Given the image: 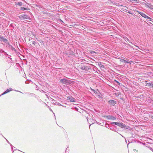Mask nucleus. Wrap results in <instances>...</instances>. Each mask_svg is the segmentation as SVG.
Here are the masks:
<instances>
[{
    "label": "nucleus",
    "instance_id": "f257e3e1",
    "mask_svg": "<svg viewBox=\"0 0 153 153\" xmlns=\"http://www.w3.org/2000/svg\"><path fill=\"white\" fill-rule=\"evenodd\" d=\"M19 18L21 20L27 19H30V17L26 14H23L20 15Z\"/></svg>",
    "mask_w": 153,
    "mask_h": 153
},
{
    "label": "nucleus",
    "instance_id": "f03ea898",
    "mask_svg": "<svg viewBox=\"0 0 153 153\" xmlns=\"http://www.w3.org/2000/svg\"><path fill=\"white\" fill-rule=\"evenodd\" d=\"M94 70V68H92V67L87 65H85L84 70L86 71H89L91 72L92 71V70Z\"/></svg>",
    "mask_w": 153,
    "mask_h": 153
},
{
    "label": "nucleus",
    "instance_id": "7ed1b4c3",
    "mask_svg": "<svg viewBox=\"0 0 153 153\" xmlns=\"http://www.w3.org/2000/svg\"><path fill=\"white\" fill-rule=\"evenodd\" d=\"M111 124H114L121 128H124L125 127V124L123 123L118 122H113L111 123Z\"/></svg>",
    "mask_w": 153,
    "mask_h": 153
},
{
    "label": "nucleus",
    "instance_id": "20e7f679",
    "mask_svg": "<svg viewBox=\"0 0 153 153\" xmlns=\"http://www.w3.org/2000/svg\"><path fill=\"white\" fill-rule=\"evenodd\" d=\"M60 82L62 83L63 84L66 85H68V84L69 83L68 80L65 79H61L60 80Z\"/></svg>",
    "mask_w": 153,
    "mask_h": 153
},
{
    "label": "nucleus",
    "instance_id": "39448f33",
    "mask_svg": "<svg viewBox=\"0 0 153 153\" xmlns=\"http://www.w3.org/2000/svg\"><path fill=\"white\" fill-rule=\"evenodd\" d=\"M0 41H3L6 44H9V42L6 39L4 38L3 36H0Z\"/></svg>",
    "mask_w": 153,
    "mask_h": 153
},
{
    "label": "nucleus",
    "instance_id": "423d86ee",
    "mask_svg": "<svg viewBox=\"0 0 153 153\" xmlns=\"http://www.w3.org/2000/svg\"><path fill=\"white\" fill-rule=\"evenodd\" d=\"M67 100H69L70 102H74L76 101L75 99L72 96H69L67 97Z\"/></svg>",
    "mask_w": 153,
    "mask_h": 153
},
{
    "label": "nucleus",
    "instance_id": "0eeeda50",
    "mask_svg": "<svg viewBox=\"0 0 153 153\" xmlns=\"http://www.w3.org/2000/svg\"><path fill=\"white\" fill-rule=\"evenodd\" d=\"M106 117L108 120H114L116 119V118L114 117L111 115H108Z\"/></svg>",
    "mask_w": 153,
    "mask_h": 153
},
{
    "label": "nucleus",
    "instance_id": "6e6552de",
    "mask_svg": "<svg viewBox=\"0 0 153 153\" xmlns=\"http://www.w3.org/2000/svg\"><path fill=\"white\" fill-rule=\"evenodd\" d=\"M12 90V89L11 88H10L9 89H7L3 93H2L0 96L1 95H3L7 93H8L10 91Z\"/></svg>",
    "mask_w": 153,
    "mask_h": 153
},
{
    "label": "nucleus",
    "instance_id": "1a4fd4ad",
    "mask_svg": "<svg viewBox=\"0 0 153 153\" xmlns=\"http://www.w3.org/2000/svg\"><path fill=\"white\" fill-rule=\"evenodd\" d=\"M137 12L141 16L145 18H146V17H147V16L143 13L139 11H137Z\"/></svg>",
    "mask_w": 153,
    "mask_h": 153
},
{
    "label": "nucleus",
    "instance_id": "9d476101",
    "mask_svg": "<svg viewBox=\"0 0 153 153\" xmlns=\"http://www.w3.org/2000/svg\"><path fill=\"white\" fill-rule=\"evenodd\" d=\"M108 102L113 106H114L116 103V102L114 100H110Z\"/></svg>",
    "mask_w": 153,
    "mask_h": 153
},
{
    "label": "nucleus",
    "instance_id": "9b49d317",
    "mask_svg": "<svg viewBox=\"0 0 153 153\" xmlns=\"http://www.w3.org/2000/svg\"><path fill=\"white\" fill-rule=\"evenodd\" d=\"M146 85L148 87L152 86L153 88V82L147 83Z\"/></svg>",
    "mask_w": 153,
    "mask_h": 153
},
{
    "label": "nucleus",
    "instance_id": "f8f14e48",
    "mask_svg": "<svg viewBox=\"0 0 153 153\" xmlns=\"http://www.w3.org/2000/svg\"><path fill=\"white\" fill-rule=\"evenodd\" d=\"M85 65L83 64H81L78 66V68L81 69L82 70H84Z\"/></svg>",
    "mask_w": 153,
    "mask_h": 153
},
{
    "label": "nucleus",
    "instance_id": "ddd939ff",
    "mask_svg": "<svg viewBox=\"0 0 153 153\" xmlns=\"http://www.w3.org/2000/svg\"><path fill=\"white\" fill-rule=\"evenodd\" d=\"M148 7L151 10H153V6L149 4L148 5H147Z\"/></svg>",
    "mask_w": 153,
    "mask_h": 153
},
{
    "label": "nucleus",
    "instance_id": "4468645a",
    "mask_svg": "<svg viewBox=\"0 0 153 153\" xmlns=\"http://www.w3.org/2000/svg\"><path fill=\"white\" fill-rule=\"evenodd\" d=\"M36 39L39 41H40V42H41V44L42 45H44V44H45V42H44L43 41H41L39 40H38L36 38Z\"/></svg>",
    "mask_w": 153,
    "mask_h": 153
},
{
    "label": "nucleus",
    "instance_id": "2eb2a0df",
    "mask_svg": "<svg viewBox=\"0 0 153 153\" xmlns=\"http://www.w3.org/2000/svg\"><path fill=\"white\" fill-rule=\"evenodd\" d=\"M123 38L125 41H128L130 43H131L130 42L129 39L127 38L126 37H124Z\"/></svg>",
    "mask_w": 153,
    "mask_h": 153
},
{
    "label": "nucleus",
    "instance_id": "dca6fc26",
    "mask_svg": "<svg viewBox=\"0 0 153 153\" xmlns=\"http://www.w3.org/2000/svg\"><path fill=\"white\" fill-rule=\"evenodd\" d=\"M146 19H149V20L150 21H151L152 22H153V19H151V18H150V17L148 16H147V17H146Z\"/></svg>",
    "mask_w": 153,
    "mask_h": 153
},
{
    "label": "nucleus",
    "instance_id": "f3484780",
    "mask_svg": "<svg viewBox=\"0 0 153 153\" xmlns=\"http://www.w3.org/2000/svg\"><path fill=\"white\" fill-rule=\"evenodd\" d=\"M4 138L6 139V141H7V142L9 143V144L10 146H12V149L13 150V147H12V144H10L9 143V141L6 138H5L4 137Z\"/></svg>",
    "mask_w": 153,
    "mask_h": 153
},
{
    "label": "nucleus",
    "instance_id": "a211bd4d",
    "mask_svg": "<svg viewBox=\"0 0 153 153\" xmlns=\"http://www.w3.org/2000/svg\"><path fill=\"white\" fill-rule=\"evenodd\" d=\"M17 4L19 5V6H21L22 4V2H18L17 3Z\"/></svg>",
    "mask_w": 153,
    "mask_h": 153
},
{
    "label": "nucleus",
    "instance_id": "6ab92c4d",
    "mask_svg": "<svg viewBox=\"0 0 153 153\" xmlns=\"http://www.w3.org/2000/svg\"><path fill=\"white\" fill-rule=\"evenodd\" d=\"M100 65V67H101V68H104V66L103 65H102L101 64V63H100V64H99L98 65Z\"/></svg>",
    "mask_w": 153,
    "mask_h": 153
},
{
    "label": "nucleus",
    "instance_id": "aec40b11",
    "mask_svg": "<svg viewBox=\"0 0 153 153\" xmlns=\"http://www.w3.org/2000/svg\"><path fill=\"white\" fill-rule=\"evenodd\" d=\"M27 8L24 7H21V10H27Z\"/></svg>",
    "mask_w": 153,
    "mask_h": 153
},
{
    "label": "nucleus",
    "instance_id": "412c9836",
    "mask_svg": "<svg viewBox=\"0 0 153 153\" xmlns=\"http://www.w3.org/2000/svg\"><path fill=\"white\" fill-rule=\"evenodd\" d=\"M36 42L35 41H33L32 42V44L34 45H35L36 44Z\"/></svg>",
    "mask_w": 153,
    "mask_h": 153
},
{
    "label": "nucleus",
    "instance_id": "4be33fe9",
    "mask_svg": "<svg viewBox=\"0 0 153 153\" xmlns=\"http://www.w3.org/2000/svg\"><path fill=\"white\" fill-rule=\"evenodd\" d=\"M91 90L92 91H93L94 93H97V92H96V91H95V90H94V89H93L91 88Z\"/></svg>",
    "mask_w": 153,
    "mask_h": 153
},
{
    "label": "nucleus",
    "instance_id": "5701e85b",
    "mask_svg": "<svg viewBox=\"0 0 153 153\" xmlns=\"http://www.w3.org/2000/svg\"><path fill=\"white\" fill-rule=\"evenodd\" d=\"M91 53L92 54H94V53H96V52L94 51H91Z\"/></svg>",
    "mask_w": 153,
    "mask_h": 153
},
{
    "label": "nucleus",
    "instance_id": "b1692460",
    "mask_svg": "<svg viewBox=\"0 0 153 153\" xmlns=\"http://www.w3.org/2000/svg\"><path fill=\"white\" fill-rule=\"evenodd\" d=\"M115 81L119 85H120V82H119L118 81H117L116 80H115Z\"/></svg>",
    "mask_w": 153,
    "mask_h": 153
},
{
    "label": "nucleus",
    "instance_id": "393cba45",
    "mask_svg": "<svg viewBox=\"0 0 153 153\" xmlns=\"http://www.w3.org/2000/svg\"><path fill=\"white\" fill-rule=\"evenodd\" d=\"M124 62L125 63H128L129 62H128L126 60H124Z\"/></svg>",
    "mask_w": 153,
    "mask_h": 153
},
{
    "label": "nucleus",
    "instance_id": "a878e982",
    "mask_svg": "<svg viewBox=\"0 0 153 153\" xmlns=\"http://www.w3.org/2000/svg\"><path fill=\"white\" fill-rule=\"evenodd\" d=\"M133 151L136 152H137V150H136L135 149H134L133 150Z\"/></svg>",
    "mask_w": 153,
    "mask_h": 153
},
{
    "label": "nucleus",
    "instance_id": "bb28decb",
    "mask_svg": "<svg viewBox=\"0 0 153 153\" xmlns=\"http://www.w3.org/2000/svg\"><path fill=\"white\" fill-rule=\"evenodd\" d=\"M128 127H127L125 125V127H124V128L125 129H128Z\"/></svg>",
    "mask_w": 153,
    "mask_h": 153
},
{
    "label": "nucleus",
    "instance_id": "cd10ccee",
    "mask_svg": "<svg viewBox=\"0 0 153 153\" xmlns=\"http://www.w3.org/2000/svg\"><path fill=\"white\" fill-rule=\"evenodd\" d=\"M128 1H137V0H128Z\"/></svg>",
    "mask_w": 153,
    "mask_h": 153
},
{
    "label": "nucleus",
    "instance_id": "c85d7f7f",
    "mask_svg": "<svg viewBox=\"0 0 153 153\" xmlns=\"http://www.w3.org/2000/svg\"><path fill=\"white\" fill-rule=\"evenodd\" d=\"M150 149L153 152V149L151 147H150Z\"/></svg>",
    "mask_w": 153,
    "mask_h": 153
},
{
    "label": "nucleus",
    "instance_id": "c756f323",
    "mask_svg": "<svg viewBox=\"0 0 153 153\" xmlns=\"http://www.w3.org/2000/svg\"><path fill=\"white\" fill-rule=\"evenodd\" d=\"M33 36H34L35 37H36V34H33Z\"/></svg>",
    "mask_w": 153,
    "mask_h": 153
},
{
    "label": "nucleus",
    "instance_id": "7c9ffc66",
    "mask_svg": "<svg viewBox=\"0 0 153 153\" xmlns=\"http://www.w3.org/2000/svg\"><path fill=\"white\" fill-rule=\"evenodd\" d=\"M0 51H1H1L4 52V51H3L2 50H0Z\"/></svg>",
    "mask_w": 153,
    "mask_h": 153
},
{
    "label": "nucleus",
    "instance_id": "2f4dec72",
    "mask_svg": "<svg viewBox=\"0 0 153 153\" xmlns=\"http://www.w3.org/2000/svg\"><path fill=\"white\" fill-rule=\"evenodd\" d=\"M51 99L52 100H51L52 101H53L54 100L53 99Z\"/></svg>",
    "mask_w": 153,
    "mask_h": 153
},
{
    "label": "nucleus",
    "instance_id": "473e14b6",
    "mask_svg": "<svg viewBox=\"0 0 153 153\" xmlns=\"http://www.w3.org/2000/svg\"><path fill=\"white\" fill-rule=\"evenodd\" d=\"M91 124H90L89 125V128H90V127L91 126Z\"/></svg>",
    "mask_w": 153,
    "mask_h": 153
},
{
    "label": "nucleus",
    "instance_id": "72a5a7b5",
    "mask_svg": "<svg viewBox=\"0 0 153 153\" xmlns=\"http://www.w3.org/2000/svg\"><path fill=\"white\" fill-rule=\"evenodd\" d=\"M152 118L153 119V116H152Z\"/></svg>",
    "mask_w": 153,
    "mask_h": 153
},
{
    "label": "nucleus",
    "instance_id": "f704fd0d",
    "mask_svg": "<svg viewBox=\"0 0 153 153\" xmlns=\"http://www.w3.org/2000/svg\"><path fill=\"white\" fill-rule=\"evenodd\" d=\"M123 137V136H122V135H121V134H120Z\"/></svg>",
    "mask_w": 153,
    "mask_h": 153
},
{
    "label": "nucleus",
    "instance_id": "c9c22d12",
    "mask_svg": "<svg viewBox=\"0 0 153 153\" xmlns=\"http://www.w3.org/2000/svg\"><path fill=\"white\" fill-rule=\"evenodd\" d=\"M67 149H66V151H67Z\"/></svg>",
    "mask_w": 153,
    "mask_h": 153
}]
</instances>
